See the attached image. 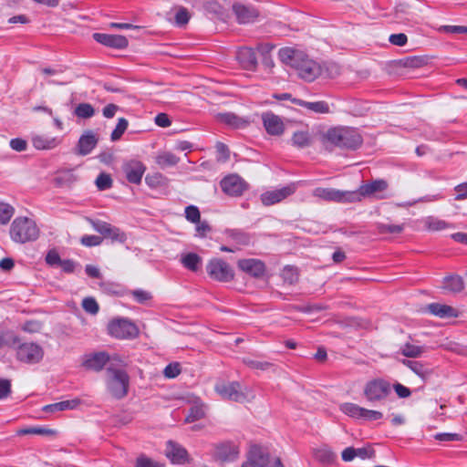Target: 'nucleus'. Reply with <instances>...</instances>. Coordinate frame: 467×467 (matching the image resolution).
<instances>
[{"mask_svg":"<svg viewBox=\"0 0 467 467\" xmlns=\"http://www.w3.org/2000/svg\"><path fill=\"white\" fill-rule=\"evenodd\" d=\"M323 143L327 146L356 150L363 144V138L358 129L350 127H333L323 134Z\"/></svg>","mask_w":467,"mask_h":467,"instance_id":"1","label":"nucleus"},{"mask_svg":"<svg viewBox=\"0 0 467 467\" xmlns=\"http://www.w3.org/2000/svg\"><path fill=\"white\" fill-rule=\"evenodd\" d=\"M9 234L15 243L26 244L36 241L39 237L40 230L34 220L19 216L12 222Z\"/></svg>","mask_w":467,"mask_h":467,"instance_id":"2","label":"nucleus"},{"mask_svg":"<svg viewBox=\"0 0 467 467\" xmlns=\"http://www.w3.org/2000/svg\"><path fill=\"white\" fill-rule=\"evenodd\" d=\"M391 393V384L381 378L368 380L363 389V396L371 404L382 403Z\"/></svg>","mask_w":467,"mask_h":467,"instance_id":"3","label":"nucleus"},{"mask_svg":"<svg viewBox=\"0 0 467 467\" xmlns=\"http://www.w3.org/2000/svg\"><path fill=\"white\" fill-rule=\"evenodd\" d=\"M107 331L109 336L117 339H134L140 334L138 326L124 317L111 319L107 326Z\"/></svg>","mask_w":467,"mask_h":467,"instance_id":"4","label":"nucleus"},{"mask_svg":"<svg viewBox=\"0 0 467 467\" xmlns=\"http://www.w3.org/2000/svg\"><path fill=\"white\" fill-rule=\"evenodd\" d=\"M206 272L213 280L227 283L234 278L231 265L221 258H212L206 265Z\"/></svg>","mask_w":467,"mask_h":467,"instance_id":"5","label":"nucleus"},{"mask_svg":"<svg viewBox=\"0 0 467 467\" xmlns=\"http://www.w3.org/2000/svg\"><path fill=\"white\" fill-rule=\"evenodd\" d=\"M112 373V378L108 383V389L112 397L117 400L123 399L129 390L130 378L123 369L108 368Z\"/></svg>","mask_w":467,"mask_h":467,"instance_id":"6","label":"nucleus"},{"mask_svg":"<svg viewBox=\"0 0 467 467\" xmlns=\"http://www.w3.org/2000/svg\"><path fill=\"white\" fill-rule=\"evenodd\" d=\"M339 410L345 415L355 420L375 421L383 418V413L381 411L366 409L352 402H345L340 404Z\"/></svg>","mask_w":467,"mask_h":467,"instance_id":"7","label":"nucleus"},{"mask_svg":"<svg viewBox=\"0 0 467 467\" xmlns=\"http://www.w3.org/2000/svg\"><path fill=\"white\" fill-rule=\"evenodd\" d=\"M220 187L226 195L239 197L249 189V184L240 175L232 173L221 180Z\"/></svg>","mask_w":467,"mask_h":467,"instance_id":"8","label":"nucleus"},{"mask_svg":"<svg viewBox=\"0 0 467 467\" xmlns=\"http://www.w3.org/2000/svg\"><path fill=\"white\" fill-rule=\"evenodd\" d=\"M216 392L224 400L243 403L247 395L239 381L222 382L215 385Z\"/></svg>","mask_w":467,"mask_h":467,"instance_id":"9","label":"nucleus"},{"mask_svg":"<svg viewBox=\"0 0 467 467\" xmlns=\"http://www.w3.org/2000/svg\"><path fill=\"white\" fill-rule=\"evenodd\" d=\"M313 196L329 202L353 203L352 191L317 187L314 189Z\"/></svg>","mask_w":467,"mask_h":467,"instance_id":"10","label":"nucleus"},{"mask_svg":"<svg viewBox=\"0 0 467 467\" xmlns=\"http://www.w3.org/2000/svg\"><path fill=\"white\" fill-rule=\"evenodd\" d=\"M44 349L36 343L19 344L16 348V358L26 364H36L42 360Z\"/></svg>","mask_w":467,"mask_h":467,"instance_id":"11","label":"nucleus"},{"mask_svg":"<svg viewBox=\"0 0 467 467\" xmlns=\"http://www.w3.org/2000/svg\"><path fill=\"white\" fill-rule=\"evenodd\" d=\"M294 68L296 69L298 77L307 82L314 81L321 75L322 72L320 65L304 54Z\"/></svg>","mask_w":467,"mask_h":467,"instance_id":"12","label":"nucleus"},{"mask_svg":"<svg viewBox=\"0 0 467 467\" xmlns=\"http://www.w3.org/2000/svg\"><path fill=\"white\" fill-rule=\"evenodd\" d=\"M240 453L239 446L231 441H225L214 445L213 458L215 462H229L235 461Z\"/></svg>","mask_w":467,"mask_h":467,"instance_id":"13","label":"nucleus"},{"mask_svg":"<svg viewBox=\"0 0 467 467\" xmlns=\"http://www.w3.org/2000/svg\"><path fill=\"white\" fill-rule=\"evenodd\" d=\"M296 183H289L280 189L267 191L261 194L260 200L265 206L276 204L296 192Z\"/></svg>","mask_w":467,"mask_h":467,"instance_id":"14","label":"nucleus"},{"mask_svg":"<svg viewBox=\"0 0 467 467\" xmlns=\"http://www.w3.org/2000/svg\"><path fill=\"white\" fill-rule=\"evenodd\" d=\"M232 11L239 24L254 23L260 16V12L255 6L242 2H234L232 5Z\"/></svg>","mask_w":467,"mask_h":467,"instance_id":"15","label":"nucleus"},{"mask_svg":"<svg viewBox=\"0 0 467 467\" xmlns=\"http://www.w3.org/2000/svg\"><path fill=\"white\" fill-rule=\"evenodd\" d=\"M388 182L383 179H378L359 186L356 191H352L353 202H361L363 198L371 196L377 192H382L388 188Z\"/></svg>","mask_w":467,"mask_h":467,"instance_id":"16","label":"nucleus"},{"mask_svg":"<svg viewBox=\"0 0 467 467\" xmlns=\"http://www.w3.org/2000/svg\"><path fill=\"white\" fill-rule=\"evenodd\" d=\"M146 171L143 162L137 160H130L123 163L122 171L130 183L140 184Z\"/></svg>","mask_w":467,"mask_h":467,"instance_id":"17","label":"nucleus"},{"mask_svg":"<svg viewBox=\"0 0 467 467\" xmlns=\"http://www.w3.org/2000/svg\"><path fill=\"white\" fill-rule=\"evenodd\" d=\"M238 268L254 278H262L265 275V264L255 258L240 259L237 262Z\"/></svg>","mask_w":467,"mask_h":467,"instance_id":"18","label":"nucleus"},{"mask_svg":"<svg viewBox=\"0 0 467 467\" xmlns=\"http://www.w3.org/2000/svg\"><path fill=\"white\" fill-rule=\"evenodd\" d=\"M92 36L96 42L108 47L125 49L129 46L128 38L121 35L94 33Z\"/></svg>","mask_w":467,"mask_h":467,"instance_id":"19","label":"nucleus"},{"mask_svg":"<svg viewBox=\"0 0 467 467\" xmlns=\"http://www.w3.org/2000/svg\"><path fill=\"white\" fill-rule=\"evenodd\" d=\"M263 125L271 136H281L285 132V124L282 119L273 112H265L262 115Z\"/></svg>","mask_w":467,"mask_h":467,"instance_id":"20","label":"nucleus"},{"mask_svg":"<svg viewBox=\"0 0 467 467\" xmlns=\"http://www.w3.org/2000/svg\"><path fill=\"white\" fill-rule=\"evenodd\" d=\"M166 445V455L172 463L184 464L189 462V454L184 447L171 440L168 441Z\"/></svg>","mask_w":467,"mask_h":467,"instance_id":"21","label":"nucleus"},{"mask_svg":"<svg viewBox=\"0 0 467 467\" xmlns=\"http://www.w3.org/2000/svg\"><path fill=\"white\" fill-rule=\"evenodd\" d=\"M236 58L245 70L254 71L257 67V57L252 47H242L237 50Z\"/></svg>","mask_w":467,"mask_h":467,"instance_id":"22","label":"nucleus"},{"mask_svg":"<svg viewBox=\"0 0 467 467\" xmlns=\"http://www.w3.org/2000/svg\"><path fill=\"white\" fill-rule=\"evenodd\" d=\"M99 138L92 130H87L78 139L76 153L81 156L89 154L97 146Z\"/></svg>","mask_w":467,"mask_h":467,"instance_id":"23","label":"nucleus"},{"mask_svg":"<svg viewBox=\"0 0 467 467\" xmlns=\"http://www.w3.org/2000/svg\"><path fill=\"white\" fill-rule=\"evenodd\" d=\"M247 461L256 467H267L270 463L269 453L260 445H252Z\"/></svg>","mask_w":467,"mask_h":467,"instance_id":"24","label":"nucleus"},{"mask_svg":"<svg viewBox=\"0 0 467 467\" xmlns=\"http://www.w3.org/2000/svg\"><path fill=\"white\" fill-rule=\"evenodd\" d=\"M109 361V356L106 352H97L90 355L84 362L83 366L87 369L100 371Z\"/></svg>","mask_w":467,"mask_h":467,"instance_id":"25","label":"nucleus"},{"mask_svg":"<svg viewBox=\"0 0 467 467\" xmlns=\"http://www.w3.org/2000/svg\"><path fill=\"white\" fill-rule=\"evenodd\" d=\"M401 363L410 368L424 382L427 381L433 374V369L427 364H424L420 361L403 359Z\"/></svg>","mask_w":467,"mask_h":467,"instance_id":"26","label":"nucleus"},{"mask_svg":"<svg viewBox=\"0 0 467 467\" xmlns=\"http://www.w3.org/2000/svg\"><path fill=\"white\" fill-rule=\"evenodd\" d=\"M426 309L430 314L441 318L457 317L459 316V312L457 309L453 308L451 306L440 303L429 304L427 305Z\"/></svg>","mask_w":467,"mask_h":467,"instance_id":"27","label":"nucleus"},{"mask_svg":"<svg viewBox=\"0 0 467 467\" xmlns=\"http://www.w3.org/2000/svg\"><path fill=\"white\" fill-rule=\"evenodd\" d=\"M224 235L237 245H249L251 243L250 234L240 229H226Z\"/></svg>","mask_w":467,"mask_h":467,"instance_id":"28","label":"nucleus"},{"mask_svg":"<svg viewBox=\"0 0 467 467\" xmlns=\"http://www.w3.org/2000/svg\"><path fill=\"white\" fill-rule=\"evenodd\" d=\"M292 146L297 149H304L312 144V137L307 129L295 131L291 137Z\"/></svg>","mask_w":467,"mask_h":467,"instance_id":"29","label":"nucleus"},{"mask_svg":"<svg viewBox=\"0 0 467 467\" xmlns=\"http://www.w3.org/2000/svg\"><path fill=\"white\" fill-rule=\"evenodd\" d=\"M274 47H275L269 43H261L257 45V50L262 55V65L269 72H271L275 67L274 60L270 54Z\"/></svg>","mask_w":467,"mask_h":467,"instance_id":"30","label":"nucleus"},{"mask_svg":"<svg viewBox=\"0 0 467 467\" xmlns=\"http://www.w3.org/2000/svg\"><path fill=\"white\" fill-rule=\"evenodd\" d=\"M302 55L303 53L289 47H283L278 52L280 60L292 67H295Z\"/></svg>","mask_w":467,"mask_h":467,"instance_id":"31","label":"nucleus"},{"mask_svg":"<svg viewBox=\"0 0 467 467\" xmlns=\"http://www.w3.org/2000/svg\"><path fill=\"white\" fill-rule=\"evenodd\" d=\"M180 158L171 151H162L155 157V163L162 170L176 166Z\"/></svg>","mask_w":467,"mask_h":467,"instance_id":"32","label":"nucleus"},{"mask_svg":"<svg viewBox=\"0 0 467 467\" xmlns=\"http://www.w3.org/2000/svg\"><path fill=\"white\" fill-rule=\"evenodd\" d=\"M181 263L186 269L197 272L202 266V259L196 253H187L182 256Z\"/></svg>","mask_w":467,"mask_h":467,"instance_id":"33","label":"nucleus"},{"mask_svg":"<svg viewBox=\"0 0 467 467\" xmlns=\"http://www.w3.org/2000/svg\"><path fill=\"white\" fill-rule=\"evenodd\" d=\"M292 102L317 113L329 112V106L326 101L307 102L300 99H294Z\"/></svg>","mask_w":467,"mask_h":467,"instance_id":"34","label":"nucleus"},{"mask_svg":"<svg viewBox=\"0 0 467 467\" xmlns=\"http://www.w3.org/2000/svg\"><path fill=\"white\" fill-rule=\"evenodd\" d=\"M443 284V288L452 293H460L464 289V282L460 275L445 276Z\"/></svg>","mask_w":467,"mask_h":467,"instance_id":"35","label":"nucleus"},{"mask_svg":"<svg viewBox=\"0 0 467 467\" xmlns=\"http://www.w3.org/2000/svg\"><path fill=\"white\" fill-rule=\"evenodd\" d=\"M77 181V176L71 171L58 173L54 178V184L57 187L71 186Z\"/></svg>","mask_w":467,"mask_h":467,"instance_id":"36","label":"nucleus"},{"mask_svg":"<svg viewBox=\"0 0 467 467\" xmlns=\"http://www.w3.org/2000/svg\"><path fill=\"white\" fill-rule=\"evenodd\" d=\"M314 456L317 461L324 464H330L337 459V455L328 448L316 450Z\"/></svg>","mask_w":467,"mask_h":467,"instance_id":"37","label":"nucleus"},{"mask_svg":"<svg viewBox=\"0 0 467 467\" xmlns=\"http://www.w3.org/2000/svg\"><path fill=\"white\" fill-rule=\"evenodd\" d=\"M205 417V409L202 404H194L192 405L188 411V414L185 418V421L188 423H192L202 420Z\"/></svg>","mask_w":467,"mask_h":467,"instance_id":"38","label":"nucleus"},{"mask_svg":"<svg viewBox=\"0 0 467 467\" xmlns=\"http://www.w3.org/2000/svg\"><path fill=\"white\" fill-rule=\"evenodd\" d=\"M218 118L222 122L234 128L243 127L246 123V121L232 112L220 113Z\"/></svg>","mask_w":467,"mask_h":467,"instance_id":"39","label":"nucleus"},{"mask_svg":"<svg viewBox=\"0 0 467 467\" xmlns=\"http://www.w3.org/2000/svg\"><path fill=\"white\" fill-rule=\"evenodd\" d=\"M424 226L430 231H441L450 227V223L434 216L424 219Z\"/></svg>","mask_w":467,"mask_h":467,"instance_id":"40","label":"nucleus"},{"mask_svg":"<svg viewBox=\"0 0 467 467\" xmlns=\"http://www.w3.org/2000/svg\"><path fill=\"white\" fill-rule=\"evenodd\" d=\"M423 346H416L410 343L404 344L400 348V353L407 358H419L424 352Z\"/></svg>","mask_w":467,"mask_h":467,"instance_id":"41","label":"nucleus"},{"mask_svg":"<svg viewBox=\"0 0 467 467\" xmlns=\"http://www.w3.org/2000/svg\"><path fill=\"white\" fill-rule=\"evenodd\" d=\"M74 115L80 119H90L95 115V109L89 103H79L74 109Z\"/></svg>","mask_w":467,"mask_h":467,"instance_id":"42","label":"nucleus"},{"mask_svg":"<svg viewBox=\"0 0 467 467\" xmlns=\"http://www.w3.org/2000/svg\"><path fill=\"white\" fill-rule=\"evenodd\" d=\"M242 361L248 368H250L252 369L262 370V371L268 370L275 367V364L272 362L260 361V360H255V359H252L249 358H244L242 359Z\"/></svg>","mask_w":467,"mask_h":467,"instance_id":"43","label":"nucleus"},{"mask_svg":"<svg viewBox=\"0 0 467 467\" xmlns=\"http://www.w3.org/2000/svg\"><path fill=\"white\" fill-rule=\"evenodd\" d=\"M103 237L109 238L112 242H118L120 244H124L127 240L126 234L123 231H121L119 227L114 226L112 224L109 226V228L108 229L107 233Z\"/></svg>","mask_w":467,"mask_h":467,"instance_id":"44","label":"nucleus"},{"mask_svg":"<svg viewBox=\"0 0 467 467\" xmlns=\"http://www.w3.org/2000/svg\"><path fill=\"white\" fill-rule=\"evenodd\" d=\"M165 180L166 177L161 172L149 173L145 177L146 184L151 189L162 186Z\"/></svg>","mask_w":467,"mask_h":467,"instance_id":"45","label":"nucleus"},{"mask_svg":"<svg viewBox=\"0 0 467 467\" xmlns=\"http://www.w3.org/2000/svg\"><path fill=\"white\" fill-rule=\"evenodd\" d=\"M379 234H399L404 230V224H387L379 223L376 225Z\"/></svg>","mask_w":467,"mask_h":467,"instance_id":"46","label":"nucleus"},{"mask_svg":"<svg viewBox=\"0 0 467 467\" xmlns=\"http://www.w3.org/2000/svg\"><path fill=\"white\" fill-rule=\"evenodd\" d=\"M101 286H103L108 293L119 296H128L129 293L128 288L116 283H103L101 284Z\"/></svg>","mask_w":467,"mask_h":467,"instance_id":"47","label":"nucleus"},{"mask_svg":"<svg viewBox=\"0 0 467 467\" xmlns=\"http://www.w3.org/2000/svg\"><path fill=\"white\" fill-rule=\"evenodd\" d=\"M18 434L26 435V434H36V435H44V436H53L56 434V431L47 429L45 427H30L18 431Z\"/></svg>","mask_w":467,"mask_h":467,"instance_id":"48","label":"nucleus"},{"mask_svg":"<svg viewBox=\"0 0 467 467\" xmlns=\"http://www.w3.org/2000/svg\"><path fill=\"white\" fill-rule=\"evenodd\" d=\"M129 126V121L125 118H119L118 123L111 132L110 139L112 141L119 140Z\"/></svg>","mask_w":467,"mask_h":467,"instance_id":"49","label":"nucleus"},{"mask_svg":"<svg viewBox=\"0 0 467 467\" xmlns=\"http://www.w3.org/2000/svg\"><path fill=\"white\" fill-rule=\"evenodd\" d=\"M95 184L99 191H106L112 187L113 181L109 174L101 172L97 177Z\"/></svg>","mask_w":467,"mask_h":467,"instance_id":"50","label":"nucleus"},{"mask_svg":"<svg viewBox=\"0 0 467 467\" xmlns=\"http://www.w3.org/2000/svg\"><path fill=\"white\" fill-rule=\"evenodd\" d=\"M15 209L8 203L0 202V223L6 224L14 215Z\"/></svg>","mask_w":467,"mask_h":467,"instance_id":"51","label":"nucleus"},{"mask_svg":"<svg viewBox=\"0 0 467 467\" xmlns=\"http://www.w3.org/2000/svg\"><path fill=\"white\" fill-rule=\"evenodd\" d=\"M128 295H131L134 300L139 304H144L152 298L150 292L142 289L129 290Z\"/></svg>","mask_w":467,"mask_h":467,"instance_id":"52","label":"nucleus"},{"mask_svg":"<svg viewBox=\"0 0 467 467\" xmlns=\"http://www.w3.org/2000/svg\"><path fill=\"white\" fill-rule=\"evenodd\" d=\"M190 18L191 16L187 8L180 6L175 14V24L180 27L184 26L188 24Z\"/></svg>","mask_w":467,"mask_h":467,"instance_id":"53","label":"nucleus"},{"mask_svg":"<svg viewBox=\"0 0 467 467\" xmlns=\"http://www.w3.org/2000/svg\"><path fill=\"white\" fill-rule=\"evenodd\" d=\"M400 62L405 67L419 68L425 64V59L421 57L414 56L405 57L404 59L400 60Z\"/></svg>","mask_w":467,"mask_h":467,"instance_id":"54","label":"nucleus"},{"mask_svg":"<svg viewBox=\"0 0 467 467\" xmlns=\"http://www.w3.org/2000/svg\"><path fill=\"white\" fill-rule=\"evenodd\" d=\"M103 237L99 235H83L80 238V244L86 247L99 246L102 244Z\"/></svg>","mask_w":467,"mask_h":467,"instance_id":"55","label":"nucleus"},{"mask_svg":"<svg viewBox=\"0 0 467 467\" xmlns=\"http://www.w3.org/2000/svg\"><path fill=\"white\" fill-rule=\"evenodd\" d=\"M61 260L58 252L55 248L48 250L45 256L46 264L51 267L58 266Z\"/></svg>","mask_w":467,"mask_h":467,"instance_id":"56","label":"nucleus"},{"mask_svg":"<svg viewBox=\"0 0 467 467\" xmlns=\"http://www.w3.org/2000/svg\"><path fill=\"white\" fill-rule=\"evenodd\" d=\"M82 307L86 312L91 315H96L99 310V304L93 297L84 298L82 301Z\"/></svg>","mask_w":467,"mask_h":467,"instance_id":"57","label":"nucleus"},{"mask_svg":"<svg viewBox=\"0 0 467 467\" xmlns=\"http://www.w3.org/2000/svg\"><path fill=\"white\" fill-rule=\"evenodd\" d=\"M88 221L91 224L93 229L96 232H98L99 234H100L102 236L105 235V234L107 233L108 229L111 225L109 223H107V222H104V221H101V220H99V219L94 220V219L88 218Z\"/></svg>","mask_w":467,"mask_h":467,"instance_id":"58","label":"nucleus"},{"mask_svg":"<svg viewBox=\"0 0 467 467\" xmlns=\"http://www.w3.org/2000/svg\"><path fill=\"white\" fill-rule=\"evenodd\" d=\"M185 218L192 223H196L201 220V213L197 206L189 205L185 208Z\"/></svg>","mask_w":467,"mask_h":467,"instance_id":"59","label":"nucleus"},{"mask_svg":"<svg viewBox=\"0 0 467 467\" xmlns=\"http://www.w3.org/2000/svg\"><path fill=\"white\" fill-rule=\"evenodd\" d=\"M216 152H217V161H227L230 159V150L228 146L223 142H217L215 145Z\"/></svg>","mask_w":467,"mask_h":467,"instance_id":"60","label":"nucleus"},{"mask_svg":"<svg viewBox=\"0 0 467 467\" xmlns=\"http://www.w3.org/2000/svg\"><path fill=\"white\" fill-rule=\"evenodd\" d=\"M181 373V366L178 362L168 364L164 370L163 374L168 379H174Z\"/></svg>","mask_w":467,"mask_h":467,"instance_id":"61","label":"nucleus"},{"mask_svg":"<svg viewBox=\"0 0 467 467\" xmlns=\"http://www.w3.org/2000/svg\"><path fill=\"white\" fill-rule=\"evenodd\" d=\"M33 145L38 150L51 149L54 147V140H47L38 136L33 139Z\"/></svg>","mask_w":467,"mask_h":467,"instance_id":"62","label":"nucleus"},{"mask_svg":"<svg viewBox=\"0 0 467 467\" xmlns=\"http://www.w3.org/2000/svg\"><path fill=\"white\" fill-rule=\"evenodd\" d=\"M136 467H163V465L145 455H140L136 460Z\"/></svg>","mask_w":467,"mask_h":467,"instance_id":"63","label":"nucleus"},{"mask_svg":"<svg viewBox=\"0 0 467 467\" xmlns=\"http://www.w3.org/2000/svg\"><path fill=\"white\" fill-rule=\"evenodd\" d=\"M439 30L453 35L467 34V26H441Z\"/></svg>","mask_w":467,"mask_h":467,"instance_id":"64","label":"nucleus"}]
</instances>
